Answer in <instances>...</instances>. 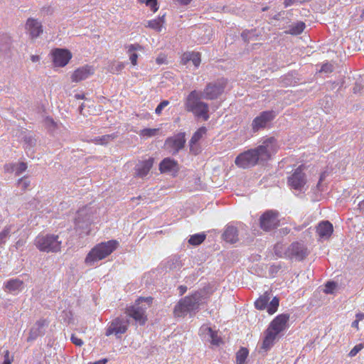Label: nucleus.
Listing matches in <instances>:
<instances>
[{"label":"nucleus","instance_id":"obj_1","mask_svg":"<svg viewBox=\"0 0 364 364\" xmlns=\"http://www.w3.org/2000/svg\"><path fill=\"white\" fill-rule=\"evenodd\" d=\"M277 140L274 137L267 138L257 147L239 154L235 160V164L242 168L263 164L271 159L277 151Z\"/></svg>","mask_w":364,"mask_h":364},{"label":"nucleus","instance_id":"obj_2","mask_svg":"<svg viewBox=\"0 0 364 364\" xmlns=\"http://www.w3.org/2000/svg\"><path fill=\"white\" fill-rule=\"evenodd\" d=\"M289 319L288 314H280L277 316L270 323L266 331L264 339L262 343V348L267 351L274 345L277 336L283 331L287 326V322Z\"/></svg>","mask_w":364,"mask_h":364},{"label":"nucleus","instance_id":"obj_3","mask_svg":"<svg viewBox=\"0 0 364 364\" xmlns=\"http://www.w3.org/2000/svg\"><path fill=\"white\" fill-rule=\"evenodd\" d=\"M202 93L197 90L191 91L187 96L185 102V107L187 111L193 112L196 117L208 120V105L201 101Z\"/></svg>","mask_w":364,"mask_h":364},{"label":"nucleus","instance_id":"obj_4","mask_svg":"<svg viewBox=\"0 0 364 364\" xmlns=\"http://www.w3.org/2000/svg\"><path fill=\"white\" fill-rule=\"evenodd\" d=\"M202 301V296L196 292L191 296L180 299L174 307L173 314L176 317H184L196 311Z\"/></svg>","mask_w":364,"mask_h":364},{"label":"nucleus","instance_id":"obj_5","mask_svg":"<svg viewBox=\"0 0 364 364\" xmlns=\"http://www.w3.org/2000/svg\"><path fill=\"white\" fill-rule=\"evenodd\" d=\"M117 242L109 240L101 242L95 246L87 254L85 262L88 266H92L95 262L102 260L109 255L116 248Z\"/></svg>","mask_w":364,"mask_h":364},{"label":"nucleus","instance_id":"obj_6","mask_svg":"<svg viewBox=\"0 0 364 364\" xmlns=\"http://www.w3.org/2000/svg\"><path fill=\"white\" fill-rule=\"evenodd\" d=\"M34 245L41 252L56 253L61 250L62 240L57 235H41L35 239Z\"/></svg>","mask_w":364,"mask_h":364},{"label":"nucleus","instance_id":"obj_7","mask_svg":"<svg viewBox=\"0 0 364 364\" xmlns=\"http://www.w3.org/2000/svg\"><path fill=\"white\" fill-rule=\"evenodd\" d=\"M92 210L89 207H84L77 212L75 218L77 229L85 230L82 233L89 234V225L92 220Z\"/></svg>","mask_w":364,"mask_h":364},{"label":"nucleus","instance_id":"obj_8","mask_svg":"<svg viewBox=\"0 0 364 364\" xmlns=\"http://www.w3.org/2000/svg\"><path fill=\"white\" fill-rule=\"evenodd\" d=\"M186 144L185 133L181 132L166 139L164 147L172 154H176L183 149Z\"/></svg>","mask_w":364,"mask_h":364},{"label":"nucleus","instance_id":"obj_9","mask_svg":"<svg viewBox=\"0 0 364 364\" xmlns=\"http://www.w3.org/2000/svg\"><path fill=\"white\" fill-rule=\"evenodd\" d=\"M275 113L273 111H264L256 117L251 124L252 132H257L259 130L267 127L275 117Z\"/></svg>","mask_w":364,"mask_h":364},{"label":"nucleus","instance_id":"obj_10","mask_svg":"<svg viewBox=\"0 0 364 364\" xmlns=\"http://www.w3.org/2000/svg\"><path fill=\"white\" fill-rule=\"evenodd\" d=\"M224 91V84L222 82L218 81L208 83L203 92L202 96L203 99L215 100L218 98Z\"/></svg>","mask_w":364,"mask_h":364},{"label":"nucleus","instance_id":"obj_11","mask_svg":"<svg viewBox=\"0 0 364 364\" xmlns=\"http://www.w3.org/2000/svg\"><path fill=\"white\" fill-rule=\"evenodd\" d=\"M53 62L55 67H65L72 58L71 53L63 48H55L51 52Z\"/></svg>","mask_w":364,"mask_h":364},{"label":"nucleus","instance_id":"obj_12","mask_svg":"<svg viewBox=\"0 0 364 364\" xmlns=\"http://www.w3.org/2000/svg\"><path fill=\"white\" fill-rule=\"evenodd\" d=\"M279 225L277 213L272 210L264 213L260 218V226L266 230H271L277 228Z\"/></svg>","mask_w":364,"mask_h":364},{"label":"nucleus","instance_id":"obj_13","mask_svg":"<svg viewBox=\"0 0 364 364\" xmlns=\"http://www.w3.org/2000/svg\"><path fill=\"white\" fill-rule=\"evenodd\" d=\"M128 320L117 318L112 321L110 326L106 331V336H109L112 334L119 335L124 333L127 330Z\"/></svg>","mask_w":364,"mask_h":364},{"label":"nucleus","instance_id":"obj_14","mask_svg":"<svg viewBox=\"0 0 364 364\" xmlns=\"http://www.w3.org/2000/svg\"><path fill=\"white\" fill-rule=\"evenodd\" d=\"M146 309L147 306L140 305L139 303L136 302L135 305L127 309V313L130 317L139 322L140 325H143L146 321V316L145 315Z\"/></svg>","mask_w":364,"mask_h":364},{"label":"nucleus","instance_id":"obj_15","mask_svg":"<svg viewBox=\"0 0 364 364\" xmlns=\"http://www.w3.org/2000/svg\"><path fill=\"white\" fill-rule=\"evenodd\" d=\"M95 68L91 65H84L77 68L71 75L72 82H79L94 75Z\"/></svg>","mask_w":364,"mask_h":364},{"label":"nucleus","instance_id":"obj_16","mask_svg":"<svg viewBox=\"0 0 364 364\" xmlns=\"http://www.w3.org/2000/svg\"><path fill=\"white\" fill-rule=\"evenodd\" d=\"M26 29L32 39H36L39 37L43 31L41 22L33 18L27 19Z\"/></svg>","mask_w":364,"mask_h":364},{"label":"nucleus","instance_id":"obj_17","mask_svg":"<svg viewBox=\"0 0 364 364\" xmlns=\"http://www.w3.org/2000/svg\"><path fill=\"white\" fill-rule=\"evenodd\" d=\"M289 186L296 190L301 191L306 183L304 174L302 173L301 167L295 170L294 173L289 178Z\"/></svg>","mask_w":364,"mask_h":364},{"label":"nucleus","instance_id":"obj_18","mask_svg":"<svg viewBox=\"0 0 364 364\" xmlns=\"http://www.w3.org/2000/svg\"><path fill=\"white\" fill-rule=\"evenodd\" d=\"M159 170L161 173L176 176L179 171V166L174 159L166 158L160 163Z\"/></svg>","mask_w":364,"mask_h":364},{"label":"nucleus","instance_id":"obj_19","mask_svg":"<svg viewBox=\"0 0 364 364\" xmlns=\"http://www.w3.org/2000/svg\"><path fill=\"white\" fill-rule=\"evenodd\" d=\"M289 252L291 255L299 260L303 259L307 255V249L303 244L299 242L291 244L289 248Z\"/></svg>","mask_w":364,"mask_h":364},{"label":"nucleus","instance_id":"obj_20","mask_svg":"<svg viewBox=\"0 0 364 364\" xmlns=\"http://www.w3.org/2000/svg\"><path fill=\"white\" fill-rule=\"evenodd\" d=\"M206 128L205 127H202L193 134L189 142L191 152L194 154H197L198 153V148L196 144L206 134Z\"/></svg>","mask_w":364,"mask_h":364},{"label":"nucleus","instance_id":"obj_21","mask_svg":"<svg viewBox=\"0 0 364 364\" xmlns=\"http://www.w3.org/2000/svg\"><path fill=\"white\" fill-rule=\"evenodd\" d=\"M47 325V322L45 319H41L38 321L31 328L28 338V341H33L38 336L43 333L45 326Z\"/></svg>","mask_w":364,"mask_h":364},{"label":"nucleus","instance_id":"obj_22","mask_svg":"<svg viewBox=\"0 0 364 364\" xmlns=\"http://www.w3.org/2000/svg\"><path fill=\"white\" fill-rule=\"evenodd\" d=\"M333 228L332 224L328 221H323L318 224L316 228L318 235L322 238H328L332 232Z\"/></svg>","mask_w":364,"mask_h":364},{"label":"nucleus","instance_id":"obj_23","mask_svg":"<svg viewBox=\"0 0 364 364\" xmlns=\"http://www.w3.org/2000/svg\"><path fill=\"white\" fill-rule=\"evenodd\" d=\"M200 54L197 52L185 53L181 58L182 64L186 65L188 62H192L196 68L200 65Z\"/></svg>","mask_w":364,"mask_h":364},{"label":"nucleus","instance_id":"obj_24","mask_svg":"<svg viewBox=\"0 0 364 364\" xmlns=\"http://www.w3.org/2000/svg\"><path fill=\"white\" fill-rule=\"evenodd\" d=\"M153 159H149L146 161L139 163L136 168V176L143 178L146 176L153 166Z\"/></svg>","mask_w":364,"mask_h":364},{"label":"nucleus","instance_id":"obj_25","mask_svg":"<svg viewBox=\"0 0 364 364\" xmlns=\"http://www.w3.org/2000/svg\"><path fill=\"white\" fill-rule=\"evenodd\" d=\"M165 23V15H163L156 19L149 20L144 23L146 28H151L157 32H160Z\"/></svg>","mask_w":364,"mask_h":364},{"label":"nucleus","instance_id":"obj_26","mask_svg":"<svg viewBox=\"0 0 364 364\" xmlns=\"http://www.w3.org/2000/svg\"><path fill=\"white\" fill-rule=\"evenodd\" d=\"M223 237L226 242L235 243L238 240L237 230L233 226H228L225 229Z\"/></svg>","mask_w":364,"mask_h":364},{"label":"nucleus","instance_id":"obj_27","mask_svg":"<svg viewBox=\"0 0 364 364\" xmlns=\"http://www.w3.org/2000/svg\"><path fill=\"white\" fill-rule=\"evenodd\" d=\"M5 287L9 292L16 293L23 289V282L18 279H11L6 282Z\"/></svg>","mask_w":364,"mask_h":364},{"label":"nucleus","instance_id":"obj_28","mask_svg":"<svg viewBox=\"0 0 364 364\" xmlns=\"http://www.w3.org/2000/svg\"><path fill=\"white\" fill-rule=\"evenodd\" d=\"M200 332L201 334L207 333L211 338V343L213 345L218 346L220 344V338L218 336L217 333L211 329V328L203 326L200 329Z\"/></svg>","mask_w":364,"mask_h":364},{"label":"nucleus","instance_id":"obj_29","mask_svg":"<svg viewBox=\"0 0 364 364\" xmlns=\"http://www.w3.org/2000/svg\"><path fill=\"white\" fill-rule=\"evenodd\" d=\"M159 132H160L159 129L146 128V129H141L139 132V134L141 137L147 139V138L153 137V136L158 135Z\"/></svg>","mask_w":364,"mask_h":364},{"label":"nucleus","instance_id":"obj_30","mask_svg":"<svg viewBox=\"0 0 364 364\" xmlns=\"http://www.w3.org/2000/svg\"><path fill=\"white\" fill-rule=\"evenodd\" d=\"M269 296L267 293H265L264 295L261 296L255 303V307L257 309L262 310L267 307V303L269 300Z\"/></svg>","mask_w":364,"mask_h":364},{"label":"nucleus","instance_id":"obj_31","mask_svg":"<svg viewBox=\"0 0 364 364\" xmlns=\"http://www.w3.org/2000/svg\"><path fill=\"white\" fill-rule=\"evenodd\" d=\"M124 68V63L119 61H114L108 67V71L112 74H119Z\"/></svg>","mask_w":364,"mask_h":364},{"label":"nucleus","instance_id":"obj_32","mask_svg":"<svg viewBox=\"0 0 364 364\" xmlns=\"http://www.w3.org/2000/svg\"><path fill=\"white\" fill-rule=\"evenodd\" d=\"M305 28V24L303 22H297L296 23L292 25L289 30L287 31V33H290L291 35H298L302 33Z\"/></svg>","mask_w":364,"mask_h":364},{"label":"nucleus","instance_id":"obj_33","mask_svg":"<svg viewBox=\"0 0 364 364\" xmlns=\"http://www.w3.org/2000/svg\"><path fill=\"white\" fill-rule=\"evenodd\" d=\"M114 138V135L108 134L102 136L95 137L92 141L96 144L105 145Z\"/></svg>","mask_w":364,"mask_h":364},{"label":"nucleus","instance_id":"obj_34","mask_svg":"<svg viewBox=\"0 0 364 364\" xmlns=\"http://www.w3.org/2000/svg\"><path fill=\"white\" fill-rule=\"evenodd\" d=\"M247 355L248 350H247V348H242L240 350H239L236 355L237 364H245Z\"/></svg>","mask_w":364,"mask_h":364},{"label":"nucleus","instance_id":"obj_35","mask_svg":"<svg viewBox=\"0 0 364 364\" xmlns=\"http://www.w3.org/2000/svg\"><path fill=\"white\" fill-rule=\"evenodd\" d=\"M205 235L203 233L196 234L190 237L188 242L192 245H198L205 240Z\"/></svg>","mask_w":364,"mask_h":364},{"label":"nucleus","instance_id":"obj_36","mask_svg":"<svg viewBox=\"0 0 364 364\" xmlns=\"http://www.w3.org/2000/svg\"><path fill=\"white\" fill-rule=\"evenodd\" d=\"M181 262L178 258H173L168 260L166 263V268L169 270H176L180 269Z\"/></svg>","mask_w":364,"mask_h":364},{"label":"nucleus","instance_id":"obj_37","mask_svg":"<svg viewBox=\"0 0 364 364\" xmlns=\"http://www.w3.org/2000/svg\"><path fill=\"white\" fill-rule=\"evenodd\" d=\"M24 143L26 149H31L36 144V139L31 134L24 136Z\"/></svg>","mask_w":364,"mask_h":364},{"label":"nucleus","instance_id":"obj_38","mask_svg":"<svg viewBox=\"0 0 364 364\" xmlns=\"http://www.w3.org/2000/svg\"><path fill=\"white\" fill-rule=\"evenodd\" d=\"M11 230V226H6L4 229L0 232V245L4 243L9 236Z\"/></svg>","mask_w":364,"mask_h":364},{"label":"nucleus","instance_id":"obj_39","mask_svg":"<svg viewBox=\"0 0 364 364\" xmlns=\"http://www.w3.org/2000/svg\"><path fill=\"white\" fill-rule=\"evenodd\" d=\"M279 306V299L274 297L267 306V311L269 314H273L276 312Z\"/></svg>","mask_w":364,"mask_h":364},{"label":"nucleus","instance_id":"obj_40","mask_svg":"<svg viewBox=\"0 0 364 364\" xmlns=\"http://www.w3.org/2000/svg\"><path fill=\"white\" fill-rule=\"evenodd\" d=\"M364 348V345L363 343L358 344L355 346L349 352L348 355L350 357H354L363 348Z\"/></svg>","mask_w":364,"mask_h":364},{"label":"nucleus","instance_id":"obj_41","mask_svg":"<svg viewBox=\"0 0 364 364\" xmlns=\"http://www.w3.org/2000/svg\"><path fill=\"white\" fill-rule=\"evenodd\" d=\"M337 285L335 282H328L325 286L324 292L326 294H332Z\"/></svg>","mask_w":364,"mask_h":364},{"label":"nucleus","instance_id":"obj_42","mask_svg":"<svg viewBox=\"0 0 364 364\" xmlns=\"http://www.w3.org/2000/svg\"><path fill=\"white\" fill-rule=\"evenodd\" d=\"M169 105L168 100H163L156 108L155 113L157 115H160L162 113L163 109Z\"/></svg>","mask_w":364,"mask_h":364},{"label":"nucleus","instance_id":"obj_43","mask_svg":"<svg viewBox=\"0 0 364 364\" xmlns=\"http://www.w3.org/2000/svg\"><path fill=\"white\" fill-rule=\"evenodd\" d=\"M18 186L23 190H26L30 186V181L28 178H22L18 180Z\"/></svg>","mask_w":364,"mask_h":364},{"label":"nucleus","instance_id":"obj_44","mask_svg":"<svg viewBox=\"0 0 364 364\" xmlns=\"http://www.w3.org/2000/svg\"><path fill=\"white\" fill-rule=\"evenodd\" d=\"M27 168V166L25 163L21 162L19 164H16L15 172L16 175L21 174L23 171Z\"/></svg>","mask_w":364,"mask_h":364},{"label":"nucleus","instance_id":"obj_45","mask_svg":"<svg viewBox=\"0 0 364 364\" xmlns=\"http://www.w3.org/2000/svg\"><path fill=\"white\" fill-rule=\"evenodd\" d=\"M146 4L151 8L153 12H156L159 9L157 0H146Z\"/></svg>","mask_w":364,"mask_h":364},{"label":"nucleus","instance_id":"obj_46","mask_svg":"<svg viewBox=\"0 0 364 364\" xmlns=\"http://www.w3.org/2000/svg\"><path fill=\"white\" fill-rule=\"evenodd\" d=\"M46 124L50 129H55L57 127V124L54 122L52 118H46Z\"/></svg>","mask_w":364,"mask_h":364},{"label":"nucleus","instance_id":"obj_47","mask_svg":"<svg viewBox=\"0 0 364 364\" xmlns=\"http://www.w3.org/2000/svg\"><path fill=\"white\" fill-rule=\"evenodd\" d=\"M152 299H153L151 297H146V298L141 297V298L138 299L136 302L139 303V304L141 305V303L144 301L146 303V305H144V306L149 307L152 302Z\"/></svg>","mask_w":364,"mask_h":364},{"label":"nucleus","instance_id":"obj_48","mask_svg":"<svg viewBox=\"0 0 364 364\" xmlns=\"http://www.w3.org/2000/svg\"><path fill=\"white\" fill-rule=\"evenodd\" d=\"M320 71L326 73H331L333 71V65L329 63H326L322 65Z\"/></svg>","mask_w":364,"mask_h":364},{"label":"nucleus","instance_id":"obj_49","mask_svg":"<svg viewBox=\"0 0 364 364\" xmlns=\"http://www.w3.org/2000/svg\"><path fill=\"white\" fill-rule=\"evenodd\" d=\"M156 62L158 65H162L166 63V56L164 54L159 55L156 59Z\"/></svg>","mask_w":364,"mask_h":364},{"label":"nucleus","instance_id":"obj_50","mask_svg":"<svg viewBox=\"0 0 364 364\" xmlns=\"http://www.w3.org/2000/svg\"><path fill=\"white\" fill-rule=\"evenodd\" d=\"M13 361V358L9 356V350H6L4 353V360L3 364H11Z\"/></svg>","mask_w":364,"mask_h":364},{"label":"nucleus","instance_id":"obj_51","mask_svg":"<svg viewBox=\"0 0 364 364\" xmlns=\"http://www.w3.org/2000/svg\"><path fill=\"white\" fill-rule=\"evenodd\" d=\"M70 339L71 341L77 346H81L83 344V341L74 335H72Z\"/></svg>","mask_w":364,"mask_h":364},{"label":"nucleus","instance_id":"obj_52","mask_svg":"<svg viewBox=\"0 0 364 364\" xmlns=\"http://www.w3.org/2000/svg\"><path fill=\"white\" fill-rule=\"evenodd\" d=\"M15 168H16L15 164H6L4 166V170L6 172H14V171H15Z\"/></svg>","mask_w":364,"mask_h":364},{"label":"nucleus","instance_id":"obj_53","mask_svg":"<svg viewBox=\"0 0 364 364\" xmlns=\"http://www.w3.org/2000/svg\"><path fill=\"white\" fill-rule=\"evenodd\" d=\"M137 58L138 55L136 53H131L129 55V60L133 65H136L137 64Z\"/></svg>","mask_w":364,"mask_h":364},{"label":"nucleus","instance_id":"obj_54","mask_svg":"<svg viewBox=\"0 0 364 364\" xmlns=\"http://www.w3.org/2000/svg\"><path fill=\"white\" fill-rule=\"evenodd\" d=\"M31 60L34 63H39L41 60V57L38 55H31Z\"/></svg>","mask_w":364,"mask_h":364},{"label":"nucleus","instance_id":"obj_55","mask_svg":"<svg viewBox=\"0 0 364 364\" xmlns=\"http://www.w3.org/2000/svg\"><path fill=\"white\" fill-rule=\"evenodd\" d=\"M251 34H252V33H251V32H250V31H247V32H243V33H242V38H243L245 41H247V40H248V41H249V40L251 38V36H251Z\"/></svg>","mask_w":364,"mask_h":364},{"label":"nucleus","instance_id":"obj_56","mask_svg":"<svg viewBox=\"0 0 364 364\" xmlns=\"http://www.w3.org/2000/svg\"><path fill=\"white\" fill-rule=\"evenodd\" d=\"M107 363V359L103 358L102 360H97V361L90 363V364H106Z\"/></svg>","mask_w":364,"mask_h":364},{"label":"nucleus","instance_id":"obj_57","mask_svg":"<svg viewBox=\"0 0 364 364\" xmlns=\"http://www.w3.org/2000/svg\"><path fill=\"white\" fill-rule=\"evenodd\" d=\"M294 0H284V4L285 7H289L293 4Z\"/></svg>","mask_w":364,"mask_h":364},{"label":"nucleus","instance_id":"obj_58","mask_svg":"<svg viewBox=\"0 0 364 364\" xmlns=\"http://www.w3.org/2000/svg\"><path fill=\"white\" fill-rule=\"evenodd\" d=\"M356 319L360 321L364 319V314L360 313L356 314Z\"/></svg>","mask_w":364,"mask_h":364},{"label":"nucleus","instance_id":"obj_59","mask_svg":"<svg viewBox=\"0 0 364 364\" xmlns=\"http://www.w3.org/2000/svg\"><path fill=\"white\" fill-rule=\"evenodd\" d=\"M358 324H359V321L355 319L353 323H352V327L353 328H355L356 329H358Z\"/></svg>","mask_w":364,"mask_h":364},{"label":"nucleus","instance_id":"obj_60","mask_svg":"<svg viewBox=\"0 0 364 364\" xmlns=\"http://www.w3.org/2000/svg\"><path fill=\"white\" fill-rule=\"evenodd\" d=\"M135 50V46L134 45H131L129 47V52H132V50Z\"/></svg>","mask_w":364,"mask_h":364},{"label":"nucleus","instance_id":"obj_61","mask_svg":"<svg viewBox=\"0 0 364 364\" xmlns=\"http://www.w3.org/2000/svg\"><path fill=\"white\" fill-rule=\"evenodd\" d=\"M23 245V242H22V241H21V240H18V241L16 242V247H19V246H21V245Z\"/></svg>","mask_w":364,"mask_h":364},{"label":"nucleus","instance_id":"obj_62","mask_svg":"<svg viewBox=\"0 0 364 364\" xmlns=\"http://www.w3.org/2000/svg\"><path fill=\"white\" fill-rule=\"evenodd\" d=\"M75 97L77 98V99H82L84 97L83 95H81L80 94H77L75 95Z\"/></svg>","mask_w":364,"mask_h":364},{"label":"nucleus","instance_id":"obj_63","mask_svg":"<svg viewBox=\"0 0 364 364\" xmlns=\"http://www.w3.org/2000/svg\"><path fill=\"white\" fill-rule=\"evenodd\" d=\"M322 179H323V176H321V178H320V181H319V182L318 183V184H317V187H318V188H319V187H320L321 181V180H322Z\"/></svg>","mask_w":364,"mask_h":364},{"label":"nucleus","instance_id":"obj_64","mask_svg":"<svg viewBox=\"0 0 364 364\" xmlns=\"http://www.w3.org/2000/svg\"><path fill=\"white\" fill-rule=\"evenodd\" d=\"M358 91V87H357V86H355V87L353 88V92H354V93H356Z\"/></svg>","mask_w":364,"mask_h":364}]
</instances>
